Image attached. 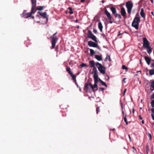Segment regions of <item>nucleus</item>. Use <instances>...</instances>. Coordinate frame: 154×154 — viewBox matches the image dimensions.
Instances as JSON below:
<instances>
[{
    "mask_svg": "<svg viewBox=\"0 0 154 154\" xmlns=\"http://www.w3.org/2000/svg\"><path fill=\"white\" fill-rule=\"evenodd\" d=\"M32 2V7L31 12H30L26 13L25 12H23V15H26V16L24 17L25 18H28L31 16L32 14H34L36 10L34 11V9L36 6V0H31Z\"/></svg>",
    "mask_w": 154,
    "mask_h": 154,
    "instance_id": "f257e3e1",
    "label": "nucleus"
},
{
    "mask_svg": "<svg viewBox=\"0 0 154 154\" xmlns=\"http://www.w3.org/2000/svg\"><path fill=\"white\" fill-rule=\"evenodd\" d=\"M140 22L139 17H136L134 18L132 23V26L137 30L138 29L139 23Z\"/></svg>",
    "mask_w": 154,
    "mask_h": 154,
    "instance_id": "f03ea898",
    "label": "nucleus"
},
{
    "mask_svg": "<svg viewBox=\"0 0 154 154\" xmlns=\"http://www.w3.org/2000/svg\"><path fill=\"white\" fill-rule=\"evenodd\" d=\"M96 66L97 67L98 70L100 71V73L104 74L105 73L106 68L103 66L99 62L96 63Z\"/></svg>",
    "mask_w": 154,
    "mask_h": 154,
    "instance_id": "7ed1b4c3",
    "label": "nucleus"
},
{
    "mask_svg": "<svg viewBox=\"0 0 154 154\" xmlns=\"http://www.w3.org/2000/svg\"><path fill=\"white\" fill-rule=\"evenodd\" d=\"M126 6L127 9L128 13L130 14L133 7V4L132 1H128L126 3Z\"/></svg>",
    "mask_w": 154,
    "mask_h": 154,
    "instance_id": "20e7f679",
    "label": "nucleus"
},
{
    "mask_svg": "<svg viewBox=\"0 0 154 154\" xmlns=\"http://www.w3.org/2000/svg\"><path fill=\"white\" fill-rule=\"evenodd\" d=\"M57 32H55L52 36L51 37V43H52V48H54L55 47L56 43L58 39L55 35L57 34Z\"/></svg>",
    "mask_w": 154,
    "mask_h": 154,
    "instance_id": "39448f33",
    "label": "nucleus"
},
{
    "mask_svg": "<svg viewBox=\"0 0 154 154\" xmlns=\"http://www.w3.org/2000/svg\"><path fill=\"white\" fill-rule=\"evenodd\" d=\"M92 72L94 73L93 77L94 81H98V76L97 73V70L96 67H94L93 68Z\"/></svg>",
    "mask_w": 154,
    "mask_h": 154,
    "instance_id": "423d86ee",
    "label": "nucleus"
},
{
    "mask_svg": "<svg viewBox=\"0 0 154 154\" xmlns=\"http://www.w3.org/2000/svg\"><path fill=\"white\" fill-rule=\"evenodd\" d=\"M88 37L89 38H91L95 42H97V40L96 37L92 33L91 31L90 30L88 31Z\"/></svg>",
    "mask_w": 154,
    "mask_h": 154,
    "instance_id": "0eeeda50",
    "label": "nucleus"
},
{
    "mask_svg": "<svg viewBox=\"0 0 154 154\" xmlns=\"http://www.w3.org/2000/svg\"><path fill=\"white\" fill-rule=\"evenodd\" d=\"M143 48H147L149 46V44L148 41L146 38H144L143 39Z\"/></svg>",
    "mask_w": 154,
    "mask_h": 154,
    "instance_id": "6e6552de",
    "label": "nucleus"
},
{
    "mask_svg": "<svg viewBox=\"0 0 154 154\" xmlns=\"http://www.w3.org/2000/svg\"><path fill=\"white\" fill-rule=\"evenodd\" d=\"M38 13L42 17L44 18H45L46 19V22L48 21V16L47 15L46 13V12H44L43 13H41L40 12H38Z\"/></svg>",
    "mask_w": 154,
    "mask_h": 154,
    "instance_id": "1a4fd4ad",
    "label": "nucleus"
},
{
    "mask_svg": "<svg viewBox=\"0 0 154 154\" xmlns=\"http://www.w3.org/2000/svg\"><path fill=\"white\" fill-rule=\"evenodd\" d=\"M88 45L90 47H97L98 45L97 43L92 41H88Z\"/></svg>",
    "mask_w": 154,
    "mask_h": 154,
    "instance_id": "9d476101",
    "label": "nucleus"
},
{
    "mask_svg": "<svg viewBox=\"0 0 154 154\" xmlns=\"http://www.w3.org/2000/svg\"><path fill=\"white\" fill-rule=\"evenodd\" d=\"M105 14L107 17L108 19L109 20H111L112 19V17L111 16L110 13H109L106 9H105L104 11Z\"/></svg>",
    "mask_w": 154,
    "mask_h": 154,
    "instance_id": "9b49d317",
    "label": "nucleus"
},
{
    "mask_svg": "<svg viewBox=\"0 0 154 154\" xmlns=\"http://www.w3.org/2000/svg\"><path fill=\"white\" fill-rule=\"evenodd\" d=\"M91 87H92V85L91 83H86L85 86V88L87 90H88L90 88H91Z\"/></svg>",
    "mask_w": 154,
    "mask_h": 154,
    "instance_id": "f8f14e48",
    "label": "nucleus"
},
{
    "mask_svg": "<svg viewBox=\"0 0 154 154\" xmlns=\"http://www.w3.org/2000/svg\"><path fill=\"white\" fill-rule=\"evenodd\" d=\"M144 59L146 62L147 64L149 65L150 64V62L151 61V58L145 56Z\"/></svg>",
    "mask_w": 154,
    "mask_h": 154,
    "instance_id": "ddd939ff",
    "label": "nucleus"
},
{
    "mask_svg": "<svg viewBox=\"0 0 154 154\" xmlns=\"http://www.w3.org/2000/svg\"><path fill=\"white\" fill-rule=\"evenodd\" d=\"M121 15L123 17L125 16L126 12L125 8H122L121 10Z\"/></svg>",
    "mask_w": 154,
    "mask_h": 154,
    "instance_id": "4468645a",
    "label": "nucleus"
},
{
    "mask_svg": "<svg viewBox=\"0 0 154 154\" xmlns=\"http://www.w3.org/2000/svg\"><path fill=\"white\" fill-rule=\"evenodd\" d=\"M140 14L142 17L143 18H145V14L144 11V9L143 8H142L141 9V11L140 12Z\"/></svg>",
    "mask_w": 154,
    "mask_h": 154,
    "instance_id": "2eb2a0df",
    "label": "nucleus"
},
{
    "mask_svg": "<svg viewBox=\"0 0 154 154\" xmlns=\"http://www.w3.org/2000/svg\"><path fill=\"white\" fill-rule=\"evenodd\" d=\"M95 58L98 61H101L102 60V55H95Z\"/></svg>",
    "mask_w": 154,
    "mask_h": 154,
    "instance_id": "dca6fc26",
    "label": "nucleus"
},
{
    "mask_svg": "<svg viewBox=\"0 0 154 154\" xmlns=\"http://www.w3.org/2000/svg\"><path fill=\"white\" fill-rule=\"evenodd\" d=\"M98 25L99 29H100V31L102 32L103 28V26H102V23L100 22H99L98 23Z\"/></svg>",
    "mask_w": 154,
    "mask_h": 154,
    "instance_id": "f3484780",
    "label": "nucleus"
},
{
    "mask_svg": "<svg viewBox=\"0 0 154 154\" xmlns=\"http://www.w3.org/2000/svg\"><path fill=\"white\" fill-rule=\"evenodd\" d=\"M110 9L113 14L114 15L116 13V9L114 7H111L110 8Z\"/></svg>",
    "mask_w": 154,
    "mask_h": 154,
    "instance_id": "a211bd4d",
    "label": "nucleus"
},
{
    "mask_svg": "<svg viewBox=\"0 0 154 154\" xmlns=\"http://www.w3.org/2000/svg\"><path fill=\"white\" fill-rule=\"evenodd\" d=\"M89 63L90 64V66L91 67H93V68L95 67V63L94 62V60H91L89 62Z\"/></svg>",
    "mask_w": 154,
    "mask_h": 154,
    "instance_id": "6ab92c4d",
    "label": "nucleus"
},
{
    "mask_svg": "<svg viewBox=\"0 0 154 154\" xmlns=\"http://www.w3.org/2000/svg\"><path fill=\"white\" fill-rule=\"evenodd\" d=\"M98 81H94V85H92V87H91V89L93 90V91L94 90H93V89L94 88H97V83L98 82Z\"/></svg>",
    "mask_w": 154,
    "mask_h": 154,
    "instance_id": "aec40b11",
    "label": "nucleus"
},
{
    "mask_svg": "<svg viewBox=\"0 0 154 154\" xmlns=\"http://www.w3.org/2000/svg\"><path fill=\"white\" fill-rule=\"evenodd\" d=\"M146 48L147 51L149 54H150L152 52V48L150 46H149L147 48Z\"/></svg>",
    "mask_w": 154,
    "mask_h": 154,
    "instance_id": "412c9836",
    "label": "nucleus"
},
{
    "mask_svg": "<svg viewBox=\"0 0 154 154\" xmlns=\"http://www.w3.org/2000/svg\"><path fill=\"white\" fill-rule=\"evenodd\" d=\"M150 89L152 91L154 90V80L151 84Z\"/></svg>",
    "mask_w": 154,
    "mask_h": 154,
    "instance_id": "4be33fe9",
    "label": "nucleus"
},
{
    "mask_svg": "<svg viewBox=\"0 0 154 154\" xmlns=\"http://www.w3.org/2000/svg\"><path fill=\"white\" fill-rule=\"evenodd\" d=\"M108 59L109 61V62L111 61V59L110 58V57L109 56L108 54L106 55V58L105 59V61H107Z\"/></svg>",
    "mask_w": 154,
    "mask_h": 154,
    "instance_id": "5701e85b",
    "label": "nucleus"
},
{
    "mask_svg": "<svg viewBox=\"0 0 154 154\" xmlns=\"http://www.w3.org/2000/svg\"><path fill=\"white\" fill-rule=\"evenodd\" d=\"M149 74L150 75H152L154 74V69H152L149 70Z\"/></svg>",
    "mask_w": 154,
    "mask_h": 154,
    "instance_id": "b1692460",
    "label": "nucleus"
},
{
    "mask_svg": "<svg viewBox=\"0 0 154 154\" xmlns=\"http://www.w3.org/2000/svg\"><path fill=\"white\" fill-rule=\"evenodd\" d=\"M114 15L116 17H117L119 19H120L122 18L121 15L119 14L116 13Z\"/></svg>",
    "mask_w": 154,
    "mask_h": 154,
    "instance_id": "393cba45",
    "label": "nucleus"
},
{
    "mask_svg": "<svg viewBox=\"0 0 154 154\" xmlns=\"http://www.w3.org/2000/svg\"><path fill=\"white\" fill-rule=\"evenodd\" d=\"M66 71L68 72L70 75H72L73 73L70 71V67H68L66 69Z\"/></svg>",
    "mask_w": 154,
    "mask_h": 154,
    "instance_id": "a878e982",
    "label": "nucleus"
},
{
    "mask_svg": "<svg viewBox=\"0 0 154 154\" xmlns=\"http://www.w3.org/2000/svg\"><path fill=\"white\" fill-rule=\"evenodd\" d=\"M99 80L100 81V82L101 84L107 87V86L106 85V84L103 81H102V80H101L100 79H99Z\"/></svg>",
    "mask_w": 154,
    "mask_h": 154,
    "instance_id": "bb28decb",
    "label": "nucleus"
},
{
    "mask_svg": "<svg viewBox=\"0 0 154 154\" xmlns=\"http://www.w3.org/2000/svg\"><path fill=\"white\" fill-rule=\"evenodd\" d=\"M72 77V80L74 81L75 82H76V76L73 75V73H72V75H70Z\"/></svg>",
    "mask_w": 154,
    "mask_h": 154,
    "instance_id": "cd10ccee",
    "label": "nucleus"
},
{
    "mask_svg": "<svg viewBox=\"0 0 154 154\" xmlns=\"http://www.w3.org/2000/svg\"><path fill=\"white\" fill-rule=\"evenodd\" d=\"M90 52L91 55H93L95 53L94 50L92 49H90Z\"/></svg>",
    "mask_w": 154,
    "mask_h": 154,
    "instance_id": "c85d7f7f",
    "label": "nucleus"
},
{
    "mask_svg": "<svg viewBox=\"0 0 154 154\" xmlns=\"http://www.w3.org/2000/svg\"><path fill=\"white\" fill-rule=\"evenodd\" d=\"M68 9L69 10V13L70 14H72L73 13V12L72 11V9L71 7H69L68 8Z\"/></svg>",
    "mask_w": 154,
    "mask_h": 154,
    "instance_id": "c756f323",
    "label": "nucleus"
},
{
    "mask_svg": "<svg viewBox=\"0 0 154 154\" xmlns=\"http://www.w3.org/2000/svg\"><path fill=\"white\" fill-rule=\"evenodd\" d=\"M122 68L123 69H125L127 71L128 68L125 65H123L122 66Z\"/></svg>",
    "mask_w": 154,
    "mask_h": 154,
    "instance_id": "7c9ffc66",
    "label": "nucleus"
},
{
    "mask_svg": "<svg viewBox=\"0 0 154 154\" xmlns=\"http://www.w3.org/2000/svg\"><path fill=\"white\" fill-rule=\"evenodd\" d=\"M151 67L153 69H154V60L153 61V62L150 65Z\"/></svg>",
    "mask_w": 154,
    "mask_h": 154,
    "instance_id": "2f4dec72",
    "label": "nucleus"
},
{
    "mask_svg": "<svg viewBox=\"0 0 154 154\" xmlns=\"http://www.w3.org/2000/svg\"><path fill=\"white\" fill-rule=\"evenodd\" d=\"M80 67H82L84 66H86L87 65L86 64L84 63H82L80 65Z\"/></svg>",
    "mask_w": 154,
    "mask_h": 154,
    "instance_id": "473e14b6",
    "label": "nucleus"
},
{
    "mask_svg": "<svg viewBox=\"0 0 154 154\" xmlns=\"http://www.w3.org/2000/svg\"><path fill=\"white\" fill-rule=\"evenodd\" d=\"M151 104L152 107H154V100L152 101L151 102Z\"/></svg>",
    "mask_w": 154,
    "mask_h": 154,
    "instance_id": "72a5a7b5",
    "label": "nucleus"
},
{
    "mask_svg": "<svg viewBox=\"0 0 154 154\" xmlns=\"http://www.w3.org/2000/svg\"><path fill=\"white\" fill-rule=\"evenodd\" d=\"M148 137L149 138V140H151L152 137V136H151V134H149V133H148Z\"/></svg>",
    "mask_w": 154,
    "mask_h": 154,
    "instance_id": "f704fd0d",
    "label": "nucleus"
},
{
    "mask_svg": "<svg viewBox=\"0 0 154 154\" xmlns=\"http://www.w3.org/2000/svg\"><path fill=\"white\" fill-rule=\"evenodd\" d=\"M99 90L100 91H102L103 92L104 90V89L103 88H100L99 89Z\"/></svg>",
    "mask_w": 154,
    "mask_h": 154,
    "instance_id": "c9c22d12",
    "label": "nucleus"
},
{
    "mask_svg": "<svg viewBox=\"0 0 154 154\" xmlns=\"http://www.w3.org/2000/svg\"><path fill=\"white\" fill-rule=\"evenodd\" d=\"M43 7L41 6L39 8L37 9V10L39 11H41L43 10Z\"/></svg>",
    "mask_w": 154,
    "mask_h": 154,
    "instance_id": "e433bc0d",
    "label": "nucleus"
},
{
    "mask_svg": "<svg viewBox=\"0 0 154 154\" xmlns=\"http://www.w3.org/2000/svg\"><path fill=\"white\" fill-rule=\"evenodd\" d=\"M96 111H97V114L100 111L99 107H97L96 109Z\"/></svg>",
    "mask_w": 154,
    "mask_h": 154,
    "instance_id": "4c0bfd02",
    "label": "nucleus"
},
{
    "mask_svg": "<svg viewBox=\"0 0 154 154\" xmlns=\"http://www.w3.org/2000/svg\"><path fill=\"white\" fill-rule=\"evenodd\" d=\"M126 116V115H125V116L124 117V120L125 122H127Z\"/></svg>",
    "mask_w": 154,
    "mask_h": 154,
    "instance_id": "58836bf2",
    "label": "nucleus"
},
{
    "mask_svg": "<svg viewBox=\"0 0 154 154\" xmlns=\"http://www.w3.org/2000/svg\"><path fill=\"white\" fill-rule=\"evenodd\" d=\"M93 32L95 34H97V30L96 29H93Z\"/></svg>",
    "mask_w": 154,
    "mask_h": 154,
    "instance_id": "ea45409f",
    "label": "nucleus"
},
{
    "mask_svg": "<svg viewBox=\"0 0 154 154\" xmlns=\"http://www.w3.org/2000/svg\"><path fill=\"white\" fill-rule=\"evenodd\" d=\"M151 99H154V93H153V94H152V95L151 96Z\"/></svg>",
    "mask_w": 154,
    "mask_h": 154,
    "instance_id": "a19ab883",
    "label": "nucleus"
},
{
    "mask_svg": "<svg viewBox=\"0 0 154 154\" xmlns=\"http://www.w3.org/2000/svg\"><path fill=\"white\" fill-rule=\"evenodd\" d=\"M126 90H127V89L126 88H125L124 89V92H123V95L124 96L125 95Z\"/></svg>",
    "mask_w": 154,
    "mask_h": 154,
    "instance_id": "79ce46f5",
    "label": "nucleus"
},
{
    "mask_svg": "<svg viewBox=\"0 0 154 154\" xmlns=\"http://www.w3.org/2000/svg\"><path fill=\"white\" fill-rule=\"evenodd\" d=\"M151 116H152V119L154 120V115H153V114H151Z\"/></svg>",
    "mask_w": 154,
    "mask_h": 154,
    "instance_id": "37998d69",
    "label": "nucleus"
},
{
    "mask_svg": "<svg viewBox=\"0 0 154 154\" xmlns=\"http://www.w3.org/2000/svg\"><path fill=\"white\" fill-rule=\"evenodd\" d=\"M151 111L153 113H154V108L151 109Z\"/></svg>",
    "mask_w": 154,
    "mask_h": 154,
    "instance_id": "c03bdc74",
    "label": "nucleus"
},
{
    "mask_svg": "<svg viewBox=\"0 0 154 154\" xmlns=\"http://www.w3.org/2000/svg\"><path fill=\"white\" fill-rule=\"evenodd\" d=\"M132 148H133V149H134V150H133V152H134V151H136V149L135 148V147H134V146H133V147H132Z\"/></svg>",
    "mask_w": 154,
    "mask_h": 154,
    "instance_id": "a18cd8bd",
    "label": "nucleus"
},
{
    "mask_svg": "<svg viewBox=\"0 0 154 154\" xmlns=\"http://www.w3.org/2000/svg\"><path fill=\"white\" fill-rule=\"evenodd\" d=\"M122 113L123 114V116L124 117L125 116V115L126 114H125L124 112V111L123 110H122Z\"/></svg>",
    "mask_w": 154,
    "mask_h": 154,
    "instance_id": "49530a36",
    "label": "nucleus"
},
{
    "mask_svg": "<svg viewBox=\"0 0 154 154\" xmlns=\"http://www.w3.org/2000/svg\"><path fill=\"white\" fill-rule=\"evenodd\" d=\"M121 35V33H120V32H119V34L117 35V36H119L120 35Z\"/></svg>",
    "mask_w": 154,
    "mask_h": 154,
    "instance_id": "de8ad7c7",
    "label": "nucleus"
},
{
    "mask_svg": "<svg viewBox=\"0 0 154 154\" xmlns=\"http://www.w3.org/2000/svg\"><path fill=\"white\" fill-rule=\"evenodd\" d=\"M75 84L78 87H79V86H78V84H77V82H75Z\"/></svg>",
    "mask_w": 154,
    "mask_h": 154,
    "instance_id": "09e8293b",
    "label": "nucleus"
},
{
    "mask_svg": "<svg viewBox=\"0 0 154 154\" xmlns=\"http://www.w3.org/2000/svg\"><path fill=\"white\" fill-rule=\"evenodd\" d=\"M102 36L103 37V38H105V35L104 34H102Z\"/></svg>",
    "mask_w": 154,
    "mask_h": 154,
    "instance_id": "8fccbe9b",
    "label": "nucleus"
},
{
    "mask_svg": "<svg viewBox=\"0 0 154 154\" xmlns=\"http://www.w3.org/2000/svg\"><path fill=\"white\" fill-rule=\"evenodd\" d=\"M139 118L140 119H142V118L141 117V116L140 115H139Z\"/></svg>",
    "mask_w": 154,
    "mask_h": 154,
    "instance_id": "3c124183",
    "label": "nucleus"
},
{
    "mask_svg": "<svg viewBox=\"0 0 154 154\" xmlns=\"http://www.w3.org/2000/svg\"><path fill=\"white\" fill-rule=\"evenodd\" d=\"M132 112H133V113H134V108H133L132 109Z\"/></svg>",
    "mask_w": 154,
    "mask_h": 154,
    "instance_id": "603ef678",
    "label": "nucleus"
},
{
    "mask_svg": "<svg viewBox=\"0 0 154 154\" xmlns=\"http://www.w3.org/2000/svg\"><path fill=\"white\" fill-rule=\"evenodd\" d=\"M78 19H76L75 20V22L76 23H78Z\"/></svg>",
    "mask_w": 154,
    "mask_h": 154,
    "instance_id": "864d4df0",
    "label": "nucleus"
},
{
    "mask_svg": "<svg viewBox=\"0 0 154 154\" xmlns=\"http://www.w3.org/2000/svg\"><path fill=\"white\" fill-rule=\"evenodd\" d=\"M125 79H126L125 78H123V81H124V82L125 83Z\"/></svg>",
    "mask_w": 154,
    "mask_h": 154,
    "instance_id": "5fc2aeb1",
    "label": "nucleus"
},
{
    "mask_svg": "<svg viewBox=\"0 0 154 154\" xmlns=\"http://www.w3.org/2000/svg\"><path fill=\"white\" fill-rule=\"evenodd\" d=\"M149 150V149H146L147 153H148V152Z\"/></svg>",
    "mask_w": 154,
    "mask_h": 154,
    "instance_id": "6e6d98bb",
    "label": "nucleus"
},
{
    "mask_svg": "<svg viewBox=\"0 0 154 154\" xmlns=\"http://www.w3.org/2000/svg\"><path fill=\"white\" fill-rule=\"evenodd\" d=\"M107 80H108L109 79V76L107 75Z\"/></svg>",
    "mask_w": 154,
    "mask_h": 154,
    "instance_id": "4d7b16f0",
    "label": "nucleus"
},
{
    "mask_svg": "<svg viewBox=\"0 0 154 154\" xmlns=\"http://www.w3.org/2000/svg\"><path fill=\"white\" fill-rule=\"evenodd\" d=\"M144 120H143L142 121V123L143 124H144Z\"/></svg>",
    "mask_w": 154,
    "mask_h": 154,
    "instance_id": "13d9d810",
    "label": "nucleus"
},
{
    "mask_svg": "<svg viewBox=\"0 0 154 154\" xmlns=\"http://www.w3.org/2000/svg\"><path fill=\"white\" fill-rule=\"evenodd\" d=\"M128 136H129V138L130 139V140H131V137H130V135L129 134L128 135Z\"/></svg>",
    "mask_w": 154,
    "mask_h": 154,
    "instance_id": "bf43d9fd",
    "label": "nucleus"
},
{
    "mask_svg": "<svg viewBox=\"0 0 154 154\" xmlns=\"http://www.w3.org/2000/svg\"><path fill=\"white\" fill-rule=\"evenodd\" d=\"M151 14H152V15H154L153 13V12H152H152H151Z\"/></svg>",
    "mask_w": 154,
    "mask_h": 154,
    "instance_id": "052dcab7",
    "label": "nucleus"
},
{
    "mask_svg": "<svg viewBox=\"0 0 154 154\" xmlns=\"http://www.w3.org/2000/svg\"><path fill=\"white\" fill-rule=\"evenodd\" d=\"M121 106L122 109L123 107H122V103H121Z\"/></svg>",
    "mask_w": 154,
    "mask_h": 154,
    "instance_id": "680f3d73",
    "label": "nucleus"
},
{
    "mask_svg": "<svg viewBox=\"0 0 154 154\" xmlns=\"http://www.w3.org/2000/svg\"><path fill=\"white\" fill-rule=\"evenodd\" d=\"M140 64H141V60H140Z\"/></svg>",
    "mask_w": 154,
    "mask_h": 154,
    "instance_id": "e2e57ef3",
    "label": "nucleus"
},
{
    "mask_svg": "<svg viewBox=\"0 0 154 154\" xmlns=\"http://www.w3.org/2000/svg\"><path fill=\"white\" fill-rule=\"evenodd\" d=\"M151 1V2L152 3H153V0H150Z\"/></svg>",
    "mask_w": 154,
    "mask_h": 154,
    "instance_id": "0e129e2a",
    "label": "nucleus"
},
{
    "mask_svg": "<svg viewBox=\"0 0 154 154\" xmlns=\"http://www.w3.org/2000/svg\"><path fill=\"white\" fill-rule=\"evenodd\" d=\"M112 22H112V21H110V22H109V23H112Z\"/></svg>",
    "mask_w": 154,
    "mask_h": 154,
    "instance_id": "69168bd1",
    "label": "nucleus"
},
{
    "mask_svg": "<svg viewBox=\"0 0 154 154\" xmlns=\"http://www.w3.org/2000/svg\"><path fill=\"white\" fill-rule=\"evenodd\" d=\"M125 123L127 125L128 124V123L127 122H125Z\"/></svg>",
    "mask_w": 154,
    "mask_h": 154,
    "instance_id": "338daca9",
    "label": "nucleus"
},
{
    "mask_svg": "<svg viewBox=\"0 0 154 154\" xmlns=\"http://www.w3.org/2000/svg\"><path fill=\"white\" fill-rule=\"evenodd\" d=\"M79 26H77V28L78 29V28H79Z\"/></svg>",
    "mask_w": 154,
    "mask_h": 154,
    "instance_id": "774afa93",
    "label": "nucleus"
}]
</instances>
